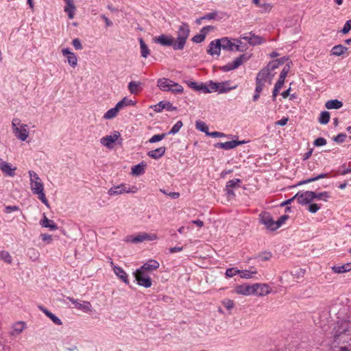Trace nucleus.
Instances as JSON below:
<instances>
[{"label":"nucleus","mask_w":351,"mask_h":351,"mask_svg":"<svg viewBox=\"0 0 351 351\" xmlns=\"http://www.w3.org/2000/svg\"><path fill=\"white\" fill-rule=\"evenodd\" d=\"M330 197L329 193L328 192H322V193H315V199H323L324 201H327L328 199Z\"/></svg>","instance_id":"obj_53"},{"label":"nucleus","mask_w":351,"mask_h":351,"mask_svg":"<svg viewBox=\"0 0 351 351\" xmlns=\"http://www.w3.org/2000/svg\"><path fill=\"white\" fill-rule=\"evenodd\" d=\"M320 208V206L317 204H311L308 206V210L311 213H315Z\"/></svg>","instance_id":"obj_57"},{"label":"nucleus","mask_w":351,"mask_h":351,"mask_svg":"<svg viewBox=\"0 0 351 351\" xmlns=\"http://www.w3.org/2000/svg\"><path fill=\"white\" fill-rule=\"evenodd\" d=\"M288 218L289 217L285 215L281 216L277 221H275V230L280 228Z\"/></svg>","instance_id":"obj_50"},{"label":"nucleus","mask_w":351,"mask_h":351,"mask_svg":"<svg viewBox=\"0 0 351 351\" xmlns=\"http://www.w3.org/2000/svg\"><path fill=\"white\" fill-rule=\"evenodd\" d=\"M332 347L338 348L335 351L351 350V322L343 321L339 324L334 335Z\"/></svg>","instance_id":"obj_1"},{"label":"nucleus","mask_w":351,"mask_h":351,"mask_svg":"<svg viewBox=\"0 0 351 351\" xmlns=\"http://www.w3.org/2000/svg\"><path fill=\"white\" fill-rule=\"evenodd\" d=\"M29 175L30 177V188L33 194L37 195L38 198L47 207H49V204L44 193V184L41 179L33 171H29Z\"/></svg>","instance_id":"obj_4"},{"label":"nucleus","mask_w":351,"mask_h":351,"mask_svg":"<svg viewBox=\"0 0 351 351\" xmlns=\"http://www.w3.org/2000/svg\"><path fill=\"white\" fill-rule=\"evenodd\" d=\"M166 136V134H156L154 135L152 137H151L148 142L150 143H154L158 141H162L165 137Z\"/></svg>","instance_id":"obj_47"},{"label":"nucleus","mask_w":351,"mask_h":351,"mask_svg":"<svg viewBox=\"0 0 351 351\" xmlns=\"http://www.w3.org/2000/svg\"><path fill=\"white\" fill-rule=\"evenodd\" d=\"M222 304L225 308L228 310H231L234 306V302L230 299H226L222 302Z\"/></svg>","instance_id":"obj_51"},{"label":"nucleus","mask_w":351,"mask_h":351,"mask_svg":"<svg viewBox=\"0 0 351 351\" xmlns=\"http://www.w3.org/2000/svg\"><path fill=\"white\" fill-rule=\"evenodd\" d=\"M121 109L116 104L114 108L108 110L104 115L105 119H111L115 117Z\"/></svg>","instance_id":"obj_36"},{"label":"nucleus","mask_w":351,"mask_h":351,"mask_svg":"<svg viewBox=\"0 0 351 351\" xmlns=\"http://www.w3.org/2000/svg\"><path fill=\"white\" fill-rule=\"evenodd\" d=\"M154 40L155 43H159L162 46H172L173 47L175 43L172 36H169L165 34L156 37Z\"/></svg>","instance_id":"obj_21"},{"label":"nucleus","mask_w":351,"mask_h":351,"mask_svg":"<svg viewBox=\"0 0 351 351\" xmlns=\"http://www.w3.org/2000/svg\"><path fill=\"white\" fill-rule=\"evenodd\" d=\"M145 167H146V164H145L143 162L136 165H134L132 168V173L134 176H140L145 172Z\"/></svg>","instance_id":"obj_35"},{"label":"nucleus","mask_w":351,"mask_h":351,"mask_svg":"<svg viewBox=\"0 0 351 351\" xmlns=\"http://www.w3.org/2000/svg\"><path fill=\"white\" fill-rule=\"evenodd\" d=\"M348 51V48L346 47L343 46L342 45H335L332 48L331 53L334 56H340L343 55L345 52Z\"/></svg>","instance_id":"obj_34"},{"label":"nucleus","mask_w":351,"mask_h":351,"mask_svg":"<svg viewBox=\"0 0 351 351\" xmlns=\"http://www.w3.org/2000/svg\"><path fill=\"white\" fill-rule=\"evenodd\" d=\"M72 44H73V47H75V49H76L77 50L81 49L82 48L81 42L78 38H75L73 40Z\"/></svg>","instance_id":"obj_62"},{"label":"nucleus","mask_w":351,"mask_h":351,"mask_svg":"<svg viewBox=\"0 0 351 351\" xmlns=\"http://www.w3.org/2000/svg\"><path fill=\"white\" fill-rule=\"evenodd\" d=\"M117 105L119 106L120 109L123 108L124 106H128L130 105H134V103L132 100L128 99L127 97H124L121 101H119Z\"/></svg>","instance_id":"obj_46"},{"label":"nucleus","mask_w":351,"mask_h":351,"mask_svg":"<svg viewBox=\"0 0 351 351\" xmlns=\"http://www.w3.org/2000/svg\"><path fill=\"white\" fill-rule=\"evenodd\" d=\"M134 277L138 285L149 288L152 286V280L147 273L137 269L134 273Z\"/></svg>","instance_id":"obj_10"},{"label":"nucleus","mask_w":351,"mask_h":351,"mask_svg":"<svg viewBox=\"0 0 351 351\" xmlns=\"http://www.w3.org/2000/svg\"><path fill=\"white\" fill-rule=\"evenodd\" d=\"M0 259L3 260L5 263L10 264L12 262V258L10 253L7 251L0 252Z\"/></svg>","instance_id":"obj_44"},{"label":"nucleus","mask_w":351,"mask_h":351,"mask_svg":"<svg viewBox=\"0 0 351 351\" xmlns=\"http://www.w3.org/2000/svg\"><path fill=\"white\" fill-rule=\"evenodd\" d=\"M110 265L113 267L114 272L115 274L121 280H123L125 284L129 283L128 275L126 272L120 267L115 266L113 264V262L112 259L110 258Z\"/></svg>","instance_id":"obj_25"},{"label":"nucleus","mask_w":351,"mask_h":351,"mask_svg":"<svg viewBox=\"0 0 351 351\" xmlns=\"http://www.w3.org/2000/svg\"><path fill=\"white\" fill-rule=\"evenodd\" d=\"M166 109L168 111H173L176 109V107L173 106L172 104L169 101H160L158 104L154 106L155 112H160L162 110Z\"/></svg>","instance_id":"obj_26"},{"label":"nucleus","mask_w":351,"mask_h":351,"mask_svg":"<svg viewBox=\"0 0 351 351\" xmlns=\"http://www.w3.org/2000/svg\"><path fill=\"white\" fill-rule=\"evenodd\" d=\"M190 29L186 23H183L180 26L178 31L177 39L173 45L174 50H182L184 49L186 41L189 36Z\"/></svg>","instance_id":"obj_6"},{"label":"nucleus","mask_w":351,"mask_h":351,"mask_svg":"<svg viewBox=\"0 0 351 351\" xmlns=\"http://www.w3.org/2000/svg\"><path fill=\"white\" fill-rule=\"evenodd\" d=\"M315 197V192L311 191H306L302 193H298L294 195L296 197L298 202L302 205H306L310 204Z\"/></svg>","instance_id":"obj_11"},{"label":"nucleus","mask_w":351,"mask_h":351,"mask_svg":"<svg viewBox=\"0 0 351 351\" xmlns=\"http://www.w3.org/2000/svg\"><path fill=\"white\" fill-rule=\"evenodd\" d=\"M270 65L271 64H269L267 66L262 69L256 75L255 94L253 96V100L254 101H257L260 97V93L263 90V88L265 86L267 80H271V70L274 69L275 68L277 67V65L274 64L273 65L271 66V67L269 68Z\"/></svg>","instance_id":"obj_2"},{"label":"nucleus","mask_w":351,"mask_h":351,"mask_svg":"<svg viewBox=\"0 0 351 351\" xmlns=\"http://www.w3.org/2000/svg\"><path fill=\"white\" fill-rule=\"evenodd\" d=\"M351 29V23H345L344 27L341 30L343 34H347Z\"/></svg>","instance_id":"obj_64"},{"label":"nucleus","mask_w":351,"mask_h":351,"mask_svg":"<svg viewBox=\"0 0 351 351\" xmlns=\"http://www.w3.org/2000/svg\"><path fill=\"white\" fill-rule=\"evenodd\" d=\"M218 92L220 93H226L230 90L236 88L237 86H230V82L226 81L218 83Z\"/></svg>","instance_id":"obj_33"},{"label":"nucleus","mask_w":351,"mask_h":351,"mask_svg":"<svg viewBox=\"0 0 351 351\" xmlns=\"http://www.w3.org/2000/svg\"><path fill=\"white\" fill-rule=\"evenodd\" d=\"M241 38L247 40L251 45H260L264 42V40L262 37L256 36L251 32L241 36Z\"/></svg>","instance_id":"obj_20"},{"label":"nucleus","mask_w":351,"mask_h":351,"mask_svg":"<svg viewBox=\"0 0 351 351\" xmlns=\"http://www.w3.org/2000/svg\"><path fill=\"white\" fill-rule=\"evenodd\" d=\"M261 221L267 228L271 230H275V221L269 213H262L260 214Z\"/></svg>","instance_id":"obj_17"},{"label":"nucleus","mask_w":351,"mask_h":351,"mask_svg":"<svg viewBox=\"0 0 351 351\" xmlns=\"http://www.w3.org/2000/svg\"><path fill=\"white\" fill-rule=\"evenodd\" d=\"M140 85L141 82L132 81L128 84V89L131 93L136 94L139 90Z\"/></svg>","instance_id":"obj_41"},{"label":"nucleus","mask_w":351,"mask_h":351,"mask_svg":"<svg viewBox=\"0 0 351 351\" xmlns=\"http://www.w3.org/2000/svg\"><path fill=\"white\" fill-rule=\"evenodd\" d=\"M62 54L67 58L68 63L72 66L75 67L77 64V58L71 52L69 49L65 48L62 50Z\"/></svg>","instance_id":"obj_24"},{"label":"nucleus","mask_w":351,"mask_h":351,"mask_svg":"<svg viewBox=\"0 0 351 351\" xmlns=\"http://www.w3.org/2000/svg\"><path fill=\"white\" fill-rule=\"evenodd\" d=\"M54 324H57V325H62V321L58 317H56L54 314H52L51 316H50L49 317Z\"/></svg>","instance_id":"obj_63"},{"label":"nucleus","mask_w":351,"mask_h":351,"mask_svg":"<svg viewBox=\"0 0 351 351\" xmlns=\"http://www.w3.org/2000/svg\"><path fill=\"white\" fill-rule=\"evenodd\" d=\"M195 125H196V128L202 132H205L206 134L208 135L209 132H208V127L207 126V125L202 121H196L195 123Z\"/></svg>","instance_id":"obj_45"},{"label":"nucleus","mask_w":351,"mask_h":351,"mask_svg":"<svg viewBox=\"0 0 351 351\" xmlns=\"http://www.w3.org/2000/svg\"><path fill=\"white\" fill-rule=\"evenodd\" d=\"M208 84H201L199 86H193V88H195V90H202L203 93H209L208 91H206V90H208Z\"/></svg>","instance_id":"obj_60"},{"label":"nucleus","mask_w":351,"mask_h":351,"mask_svg":"<svg viewBox=\"0 0 351 351\" xmlns=\"http://www.w3.org/2000/svg\"><path fill=\"white\" fill-rule=\"evenodd\" d=\"M66 5L64 7V11L68 14L69 19H72L74 16L75 6L73 0H64Z\"/></svg>","instance_id":"obj_29"},{"label":"nucleus","mask_w":351,"mask_h":351,"mask_svg":"<svg viewBox=\"0 0 351 351\" xmlns=\"http://www.w3.org/2000/svg\"><path fill=\"white\" fill-rule=\"evenodd\" d=\"M221 49V47L220 42L217 39L210 42L207 49V53L211 56H219L220 54Z\"/></svg>","instance_id":"obj_23"},{"label":"nucleus","mask_w":351,"mask_h":351,"mask_svg":"<svg viewBox=\"0 0 351 351\" xmlns=\"http://www.w3.org/2000/svg\"><path fill=\"white\" fill-rule=\"evenodd\" d=\"M327 176H328L327 173H321V174L318 175L317 176H315V177H313V178H308L307 180L301 181L298 184L299 185H302V184L310 183V182L322 179V178H327Z\"/></svg>","instance_id":"obj_42"},{"label":"nucleus","mask_w":351,"mask_h":351,"mask_svg":"<svg viewBox=\"0 0 351 351\" xmlns=\"http://www.w3.org/2000/svg\"><path fill=\"white\" fill-rule=\"evenodd\" d=\"M332 270L335 274H343L351 270V263H348L340 266H333Z\"/></svg>","instance_id":"obj_30"},{"label":"nucleus","mask_w":351,"mask_h":351,"mask_svg":"<svg viewBox=\"0 0 351 351\" xmlns=\"http://www.w3.org/2000/svg\"><path fill=\"white\" fill-rule=\"evenodd\" d=\"M41 225L43 227L49 228L53 230L58 229L57 225L52 220L49 219L45 215H44L43 219L41 221Z\"/></svg>","instance_id":"obj_37"},{"label":"nucleus","mask_w":351,"mask_h":351,"mask_svg":"<svg viewBox=\"0 0 351 351\" xmlns=\"http://www.w3.org/2000/svg\"><path fill=\"white\" fill-rule=\"evenodd\" d=\"M217 16V12H210V13L205 14L204 16H203L199 19H197L195 22H201V21H202V20H208V21L219 20V19Z\"/></svg>","instance_id":"obj_40"},{"label":"nucleus","mask_w":351,"mask_h":351,"mask_svg":"<svg viewBox=\"0 0 351 351\" xmlns=\"http://www.w3.org/2000/svg\"><path fill=\"white\" fill-rule=\"evenodd\" d=\"M121 134L118 131H114L112 134L107 135L106 136L102 137L100 139V143L102 145L106 147L108 149L113 148V144L119 139Z\"/></svg>","instance_id":"obj_15"},{"label":"nucleus","mask_w":351,"mask_h":351,"mask_svg":"<svg viewBox=\"0 0 351 351\" xmlns=\"http://www.w3.org/2000/svg\"><path fill=\"white\" fill-rule=\"evenodd\" d=\"M208 90H206V91H208L209 93H212V92H217L218 91V83L217 82H213L212 81H210L208 83Z\"/></svg>","instance_id":"obj_48"},{"label":"nucleus","mask_w":351,"mask_h":351,"mask_svg":"<svg viewBox=\"0 0 351 351\" xmlns=\"http://www.w3.org/2000/svg\"><path fill=\"white\" fill-rule=\"evenodd\" d=\"M139 43H140L141 56L144 58H146L149 55L150 51H149L147 45L143 41V38H139Z\"/></svg>","instance_id":"obj_38"},{"label":"nucleus","mask_w":351,"mask_h":351,"mask_svg":"<svg viewBox=\"0 0 351 351\" xmlns=\"http://www.w3.org/2000/svg\"><path fill=\"white\" fill-rule=\"evenodd\" d=\"M234 292L239 295H252L253 287L247 284L239 285L234 287Z\"/></svg>","instance_id":"obj_19"},{"label":"nucleus","mask_w":351,"mask_h":351,"mask_svg":"<svg viewBox=\"0 0 351 351\" xmlns=\"http://www.w3.org/2000/svg\"><path fill=\"white\" fill-rule=\"evenodd\" d=\"M289 71V65L285 66L284 68L282 69V71L280 72L279 79L285 81Z\"/></svg>","instance_id":"obj_54"},{"label":"nucleus","mask_w":351,"mask_h":351,"mask_svg":"<svg viewBox=\"0 0 351 351\" xmlns=\"http://www.w3.org/2000/svg\"><path fill=\"white\" fill-rule=\"evenodd\" d=\"M346 138V134L343 133H341L338 134L337 136L334 137V141L337 143H343Z\"/></svg>","instance_id":"obj_58"},{"label":"nucleus","mask_w":351,"mask_h":351,"mask_svg":"<svg viewBox=\"0 0 351 351\" xmlns=\"http://www.w3.org/2000/svg\"><path fill=\"white\" fill-rule=\"evenodd\" d=\"M0 169L5 176L14 177L16 167H12L10 164L0 158Z\"/></svg>","instance_id":"obj_18"},{"label":"nucleus","mask_w":351,"mask_h":351,"mask_svg":"<svg viewBox=\"0 0 351 351\" xmlns=\"http://www.w3.org/2000/svg\"><path fill=\"white\" fill-rule=\"evenodd\" d=\"M159 266L160 264L157 261L150 259L144 263L138 269L147 273V271L156 270Z\"/></svg>","instance_id":"obj_22"},{"label":"nucleus","mask_w":351,"mask_h":351,"mask_svg":"<svg viewBox=\"0 0 351 351\" xmlns=\"http://www.w3.org/2000/svg\"><path fill=\"white\" fill-rule=\"evenodd\" d=\"M12 132L20 141H25L29 136L28 125L22 123L18 118L13 119L12 121Z\"/></svg>","instance_id":"obj_5"},{"label":"nucleus","mask_w":351,"mask_h":351,"mask_svg":"<svg viewBox=\"0 0 351 351\" xmlns=\"http://www.w3.org/2000/svg\"><path fill=\"white\" fill-rule=\"evenodd\" d=\"M271 254L270 252H264L259 256V258L263 261H268L271 258Z\"/></svg>","instance_id":"obj_61"},{"label":"nucleus","mask_w":351,"mask_h":351,"mask_svg":"<svg viewBox=\"0 0 351 351\" xmlns=\"http://www.w3.org/2000/svg\"><path fill=\"white\" fill-rule=\"evenodd\" d=\"M218 41L220 42L221 49H223L231 51H237L243 52L247 49V46L239 45L238 44L234 43V42H232L228 37L218 39Z\"/></svg>","instance_id":"obj_9"},{"label":"nucleus","mask_w":351,"mask_h":351,"mask_svg":"<svg viewBox=\"0 0 351 351\" xmlns=\"http://www.w3.org/2000/svg\"><path fill=\"white\" fill-rule=\"evenodd\" d=\"M256 274L257 271L252 269L249 270H240L239 272L241 278L245 279L252 278Z\"/></svg>","instance_id":"obj_39"},{"label":"nucleus","mask_w":351,"mask_h":351,"mask_svg":"<svg viewBox=\"0 0 351 351\" xmlns=\"http://www.w3.org/2000/svg\"><path fill=\"white\" fill-rule=\"evenodd\" d=\"M166 152V147L162 146L154 150L149 151L147 156L153 159L158 160L162 158Z\"/></svg>","instance_id":"obj_28"},{"label":"nucleus","mask_w":351,"mask_h":351,"mask_svg":"<svg viewBox=\"0 0 351 351\" xmlns=\"http://www.w3.org/2000/svg\"><path fill=\"white\" fill-rule=\"evenodd\" d=\"M250 58V56H246L245 54H242L240 56L235 58L232 62H230L226 65L223 66V69L226 71H229L231 70H234L241 66L243 62L248 60Z\"/></svg>","instance_id":"obj_14"},{"label":"nucleus","mask_w":351,"mask_h":351,"mask_svg":"<svg viewBox=\"0 0 351 351\" xmlns=\"http://www.w3.org/2000/svg\"><path fill=\"white\" fill-rule=\"evenodd\" d=\"M157 239L158 237L156 234H147L146 232H143L136 236H130L128 241L131 243H137L145 241H154Z\"/></svg>","instance_id":"obj_16"},{"label":"nucleus","mask_w":351,"mask_h":351,"mask_svg":"<svg viewBox=\"0 0 351 351\" xmlns=\"http://www.w3.org/2000/svg\"><path fill=\"white\" fill-rule=\"evenodd\" d=\"M270 65L271 64H269L267 66L262 69L256 75L255 94L253 96V100L254 101H257L260 97V93L263 90V88L265 86L267 80H271V70L274 69L275 68L277 67V65L274 64L273 65L271 66V67L269 68Z\"/></svg>","instance_id":"obj_3"},{"label":"nucleus","mask_w":351,"mask_h":351,"mask_svg":"<svg viewBox=\"0 0 351 351\" xmlns=\"http://www.w3.org/2000/svg\"><path fill=\"white\" fill-rule=\"evenodd\" d=\"M252 295L263 297L271 293L272 289L265 283H256L252 285Z\"/></svg>","instance_id":"obj_12"},{"label":"nucleus","mask_w":351,"mask_h":351,"mask_svg":"<svg viewBox=\"0 0 351 351\" xmlns=\"http://www.w3.org/2000/svg\"><path fill=\"white\" fill-rule=\"evenodd\" d=\"M182 122L181 121H178L173 127L171 129V130L169 131V134H176L177 132H178V131L180 130V129L182 128Z\"/></svg>","instance_id":"obj_49"},{"label":"nucleus","mask_w":351,"mask_h":351,"mask_svg":"<svg viewBox=\"0 0 351 351\" xmlns=\"http://www.w3.org/2000/svg\"><path fill=\"white\" fill-rule=\"evenodd\" d=\"M330 121V113L327 111L322 112L319 118V122L321 124H327Z\"/></svg>","instance_id":"obj_43"},{"label":"nucleus","mask_w":351,"mask_h":351,"mask_svg":"<svg viewBox=\"0 0 351 351\" xmlns=\"http://www.w3.org/2000/svg\"><path fill=\"white\" fill-rule=\"evenodd\" d=\"M157 86L162 91H171L173 93H180L183 91V87L181 85L165 77L158 80Z\"/></svg>","instance_id":"obj_7"},{"label":"nucleus","mask_w":351,"mask_h":351,"mask_svg":"<svg viewBox=\"0 0 351 351\" xmlns=\"http://www.w3.org/2000/svg\"><path fill=\"white\" fill-rule=\"evenodd\" d=\"M343 106V102L338 99L328 100L325 104V107L327 109H339Z\"/></svg>","instance_id":"obj_31"},{"label":"nucleus","mask_w":351,"mask_h":351,"mask_svg":"<svg viewBox=\"0 0 351 351\" xmlns=\"http://www.w3.org/2000/svg\"><path fill=\"white\" fill-rule=\"evenodd\" d=\"M326 144V140L324 138L319 137L314 141L313 145L317 147L323 146Z\"/></svg>","instance_id":"obj_56"},{"label":"nucleus","mask_w":351,"mask_h":351,"mask_svg":"<svg viewBox=\"0 0 351 351\" xmlns=\"http://www.w3.org/2000/svg\"><path fill=\"white\" fill-rule=\"evenodd\" d=\"M242 143H243L242 141H227L225 143H217L215 145V147L228 150V149H233Z\"/></svg>","instance_id":"obj_27"},{"label":"nucleus","mask_w":351,"mask_h":351,"mask_svg":"<svg viewBox=\"0 0 351 351\" xmlns=\"http://www.w3.org/2000/svg\"><path fill=\"white\" fill-rule=\"evenodd\" d=\"M205 40L204 36L203 34H198L195 36H194L192 38V41L195 43H200L203 42Z\"/></svg>","instance_id":"obj_55"},{"label":"nucleus","mask_w":351,"mask_h":351,"mask_svg":"<svg viewBox=\"0 0 351 351\" xmlns=\"http://www.w3.org/2000/svg\"><path fill=\"white\" fill-rule=\"evenodd\" d=\"M67 300H69L75 306V308L84 313L92 312L93 306L90 302L79 300L71 297H67Z\"/></svg>","instance_id":"obj_13"},{"label":"nucleus","mask_w":351,"mask_h":351,"mask_svg":"<svg viewBox=\"0 0 351 351\" xmlns=\"http://www.w3.org/2000/svg\"><path fill=\"white\" fill-rule=\"evenodd\" d=\"M240 270L236 269L234 268H228L226 271V276L227 277L231 278L237 274H239Z\"/></svg>","instance_id":"obj_52"},{"label":"nucleus","mask_w":351,"mask_h":351,"mask_svg":"<svg viewBox=\"0 0 351 351\" xmlns=\"http://www.w3.org/2000/svg\"><path fill=\"white\" fill-rule=\"evenodd\" d=\"M138 188L136 186H132L131 187H128L125 184H121L118 186H114L111 187L108 191V194L110 196L118 195L123 193H135L138 191Z\"/></svg>","instance_id":"obj_8"},{"label":"nucleus","mask_w":351,"mask_h":351,"mask_svg":"<svg viewBox=\"0 0 351 351\" xmlns=\"http://www.w3.org/2000/svg\"><path fill=\"white\" fill-rule=\"evenodd\" d=\"M25 328V323L23 322H18L13 325L12 335H18L23 332Z\"/></svg>","instance_id":"obj_32"},{"label":"nucleus","mask_w":351,"mask_h":351,"mask_svg":"<svg viewBox=\"0 0 351 351\" xmlns=\"http://www.w3.org/2000/svg\"><path fill=\"white\" fill-rule=\"evenodd\" d=\"M239 182H241V180H240L239 179H233V180H229V181L227 182L226 187H228V188H233V187H234L237 184H239Z\"/></svg>","instance_id":"obj_59"}]
</instances>
